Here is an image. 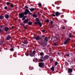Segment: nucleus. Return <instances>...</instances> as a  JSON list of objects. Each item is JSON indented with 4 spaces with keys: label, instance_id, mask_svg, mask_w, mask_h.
<instances>
[{
    "label": "nucleus",
    "instance_id": "31",
    "mask_svg": "<svg viewBox=\"0 0 75 75\" xmlns=\"http://www.w3.org/2000/svg\"><path fill=\"white\" fill-rule=\"evenodd\" d=\"M40 61H41V62H43L44 61V60L42 59H40Z\"/></svg>",
    "mask_w": 75,
    "mask_h": 75
},
{
    "label": "nucleus",
    "instance_id": "37",
    "mask_svg": "<svg viewBox=\"0 0 75 75\" xmlns=\"http://www.w3.org/2000/svg\"><path fill=\"white\" fill-rule=\"evenodd\" d=\"M46 22H49V20H47L46 21Z\"/></svg>",
    "mask_w": 75,
    "mask_h": 75
},
{
    "label": "nucleus",
    "instance_id": "7",
    "mask_svg": "<svg viewBox=\"0 0 75 75\" xmlns=\"http://www.w3.org/2000/svg\"><path fill=\"white\" fill-rule=\"evenodd\" d=\"M72 72V69H69L68 71V73H70L71 72Z\"/></svg>",
    "mask_w": 75,
    "mask_h": 75
},
{
    "label": "nucleus",
    "instance_id": "27",
    "mask_svg": "<svg viewBox=\"0 0 75 75\" xmlns=\"http://www.w3.org/2000/svg\"><path fill=\"white\" fill-rule=\"evenodd\" d=\"M6 4L8 6L9 5V4H10V3L8 2L6 3Z\"/></svg>",
    "mask_w": 75,
    "mask_h": 75
},
{
    "label": "nucleus",
    "instance_id": "39",
    "mask_svg": "<svg viewBox=\"0 0 75 75\" xmlns=\"http://www.w3.org/2000/svg\"><path fill=\"white\" fill-rule=\"evenodd\" d=\"M66 55L67 56V57H68L69 56V54H66Z\"/></svg>",
    "mask_w": 75,
    "mask_h": 75
},
{
    "label": "nucleus",
    "instance_id": "44",
    "mask_svg": "<svg viewBox=\"0 0 75 75\" xmlns=\"http://www.w3.org/2000/svg\"><path fill=\"white\" fill-rule=\"evenodd\" d=\"M1 29H0V33L1 32Z\"/></svg>",
    "mask_w": 75,
    "mask_h": 75
},
{
    "label": "nucleus",
    "instance_id": "30",
    "mask_svg": "<svg viewBox=\"0 0 75 75\" xmlns=\"http://www.w3.org/2000/svg\"><path fill=\"white\" fill-rule=\"evenodd\" d=\"M58 64V62H56L55 63V65H57Z\"/></svg>",
    "mask_w": 75,
    "mask_h": 75
},
{
    "label": "nucleus",
    "instance_id": "29",
    "mask_svg": "<svg viewBox=\"0 0 75 75\" xmlns=\"http://www.w3.org/2000/svg\"><path fill=\"white\" fill-rule=\"evenodd\" d=\"M11 7H14V6H13V5L11 4Z\"/></svg>",
    "mask_w": 75,
    "mask_h": 75
},
{
    "label": "nucleus",
    "instance_id": "6",
    "mask_svg": "<svg viewBox=\"0 0 75 75\" xmlns=\"http://www.w3.org/2000/svg\"><path fill=\"white\" fill-rule=\"evenodd\" d=\"M29 21V20L28 19H26L23 22V23L25 24L27 23Z\"/></svg>",
    "mask_w": 75,
    "mask_h": 75
},
{
    "label": "nucleus",
    "instance_id": "28",
    "mask_svg": "<svg viewBox=\"0 0 75 75\" xmlns=\"http://www.w3.org/2000/svg\"><path fill=\"white\" fill-rule=\"evenodd\" d=\"M38 6H41V3L39 4Z\"/></svg>",
    "mask_w": 75,
    "mask_h": 75
},
{
    "label": "nucleus",
    "instance_id": "23",
    "mask_svg": "<svg viewBox=\"0 0 75 75\" xmlns=\"http://www.w3.org/2000/svg\"><path fill=\"white\" fill-rule=\"evenodd\" d=\"M26 17H27L26 16H24V17L22 19V20H25V18H26Z\"/></svg>",
    "mask_w": 75,
    "mask_h": 75
},
{
    "label": "nucleus",
    "instance_id": "22",
    "mask_svg": "<svg viewBox=\"0 0 75 75\" xmlns=\"http://www.w3.org/2000/svg\"><path fill=\"white\" fill-rule=\"evenodd\" d=\"M45 41H47L48 40V38H47V37L45 38Z\"/></svg>",
    "mask_w": 75,
    "mask_h": 75
},
{
    "label": "nucleus",
    "instance_id": "15",
    "mask_svg": "<svg viewBox=\"0 0 75 75\" xmlns=\"http://www.w3.org/2000/svg\"><path fill=\"white\" fill-rule=\"evenodd\" d=\"M4 18V16H0V19H3Z\"/></svg>",
    "mask_w": 75,
    "mask_h": 75
},
{
    "label": "nucleus",
    "instance_id": "21",
    "mask_svg": "<svg viewBox=\"0 0 75 75\" xmlns=\"http://www.w3.org/2000/svg\"><path fill=\"white\" fill-rule=\"evenodd\" d=\"M48 56H45V58H46V59H48Z\"/></svg>",
    "mask_w": 75,
    "mask_h": 75
},
{
    "label": "nucleus",
    "instance_id": "35",
    "mask_svg": "<svg viewBox=\"0 0 75 75\" xmlns=\"http://www.w3.org/2000/svg\"><path fill=\"white\" fill-rule=\"evenodd\" d=\"M4 8H5V9H7V7H4Z\"/></svg>",
    "mask_w": 75,
    "mask_h": 75
},
{
    "label": "nucleus",
    "instance_id": "46",
    "mask_svg": "<svg viewBox=\"0 0 75 75\" xmlns=\"http://www.w3.org/2000/svg\"><path fill=\"white\" fill-rule=\"evenodd\" d=\"M25 28L26 29V28H27V27H26V26H25Z\"/></svg>",
    "mask_w": 75,
    "mask_h": 75
},
{
    "label": "nucleus",
    "instance_id": "8",
    "mask_svg": "<svg viewBox=\"0 0 75 75\" xmlns=\"http://www.w3.org/2000/svg\"><path fill=\"white\" fill-rule=\"evenodd\" d=\"M5 18H9V16L7 14H6L5 15Z\"/></svg>",
    "mask_w": 75,
    "mask_h": 75
},
{
    "label": "nucleus",
    "instance_id": "11",
    "mask_svg": "<svg viewBox=\"0 0 75 75\" xmlns=\"http://www.w3.org/2000/svg\"><path fill=\"white\" fill-rule=\"evenodd\" d=\"M8 30V28L6 27L5 28V31H7Z\"/></svg>",
    "mask_w": 75,
    "mask_h": 75
},
{
    "label": "nucleus",
    "instance_id": "12",
    "mask_svg": "<svg viewBox=\"0 0 75 75\" xmlns=\"http://www.w3.org/2000/svg\"><path fill=\"white\" fill-rule=\"evenodd\" d=\"M33 24V22H29L28 23V24L29 25H32Z\"/></svg>",
    "mask_w": 75,
    "mask_h": 75
},
{
    "label": "nucleus",
    "instance_id": "49",
    "mask_svg": "<svg viewBox=\"0 0 75 75\" xmlns=\"http://www.w3.org/2000/svg\"><path fill=\"white\" fill-rule=\"evenodd\" d=\"M33 61L34 62V60H33Z\"/></svg>",
    "mask_w": 75,
    "mask_h": 75
},
{
    "label": "nucleus",
    "instance_id": "33",
    "mask_svg": "<svg viewBox=\"0 0 75 75\" xmlns=\"http://www.w3.org/2000/svg\"><path fill=\"white\" fill-rule=\"evenodd\" d=\"M25 7L26 8H28V7L27 6H25Z\"/></svg>",
    "mask_w": 75,
    "mask_h": 75
},
{
    "label": "nucleus",
    "instance_id": "18",
    "mask_svg": "<svg viewBox=\"0 0 75 75\" xmlns=\"http://www.w3.org/2000/svg\"><path fill=\"white\" fill-rule=\"evenodd\" d=\"M44 55V53L42 52L40 53V55L41 56H42Z\"/></svg>",
    "mask_w": 75,
    "mask_h": 75
},
{
    "label": "nucleus",
    "instance_id": "26",
    "mask_svg": "<svg viewBox=\"0 0 75 75\" xmlns=\"http://www.w3.org/2000/svg\"><path fill=\"white\" fill-rule=\"evenodd\" d=\"M11 51H14V49L13 48H11Z\"/></svg>",
    "mask_w": 75,
    "mask_h": 75
},
{
    "label": "nucleus",
    "instance_id": "36",
    "mask_svg": "<svg viewBox=\"0 0 75 75\" xmlns=\"http://www.w3.org/2000/svg\"><path fill=\"white\" fill-rule=\"evenodd\" d=\"M69 38H71V35L70 34L69 35Z\"/></svg>",
    "mask_w": 75,
    "mask_h": 75
},
{
    "label": "nucleus",
    "instance_id": "14",
    "mask_svg": "<svg viewBox=\"0 0 75 75\" xmlns=\"http://www.w3.org/2000/svg\"><path fill=\"white\" fill-rule=\"evenodd\" d=\"M33 16L35 18H36V17H38V16H37V15H36V14H34V15H33Z\"/></svg>",
    "mask_w": 75,
    "mask_h": 75
},
{
    "label": "nucleus",
    "instance_id": "24",
    "mask_svg": "<svg viewBox=\"0 0 75 75\" xmlns=\"http://www.w3.org/2000/svg\"><path fill=\"white\" fill-rule=\"evenodd\" d=\"M2 44V41L1 40H0V45H1V44Z\"/></svg>",
    "mask_w": 75,
    "mask_h": 75
},
{
    "label": "nucleus",
    "instance_id": "20",
    "mask_svg": "<svg viewBox=\"0 0 75 75\" xmlns=\"http://www.w3.org/2000/svg\"><path fill=\"white\" fill-rule=\"evenodd\" d=\"M24 44H27V42L25 40L24 41Z\"/></svg>",
    "mask_w": 75,
    "mask_h": 75
},
{
    "label": "nucleus",
    "instance_id": "2",
    "mask_svg": "<svg viewBox=\"0 0 75 75\" xmlns=\"http://www.w3.org/2000/svg\"><path fill=\"white\" fill-rule=\"evenodd\" d=\"M35 21H36V22H35V24H38L40 26V27H41L42 26V24H41V23L40 22V20H39V19L38 18H36L35 19Z\"/></svg>",
    "mask_w": 75,
    "mask_h": 75
},
{
    "label": "nucleus",
    "instance_id": "40",
    "mask_svg": "<svg viewBox=\"0 0 75 75\" xmlns=\"http://www.w3.org/2000/svg\"><path fill=\"white\" fill-rule=\"evenodd\" d=\"M22 46H24V45H22L21 46V48H23V47H22Z\"/></svg>",
    "mask_w": 75,
    "mask_h": 75
},
{
    "label": "nucleus",
    "instance_id": "38",
    "mask_svg": "<svg viewBox=\"0 0 75 75\" xmlns=\"http://www.w3.org/2000/svg\"><path fill=\"white\" fill-rule=\"evenodd\" d=\"M57 37H55V39L54 40H57Z\"/></svg>",
    "mask_w": 75,
    "mask_h": 75
},
{
    "label": "nucleus",
    "instance_id": "43",
    "mask_svg": "<svg viewBox=\"0 0 75 75\" xmlns=\"http://www.w3.org/2000/svg\"><path fill=\"white\" fill-rule=\"evenodd\" d=\"M42 32H44L45 31V30H43L42 31Z\"/></svg>",
    "mask_w": 75,
    "mask_h": 75
},
{
    "label": "nucleus",
    "instance_id": "25",
    "mask_svg": "<svg viewBox=\"0 0 75 75\" xmlns=\"http://www.w3.org/2000/svg\"><path fill=\"white\" fill-rule=\"evenodd\" d=\"M29 69L30 70H32V69H33V67H29Z\"/></svg>",
    "mask_w": 75,
    "mask_h": 75
},
{
    "label": "nucleus",
    "instance_id": "4",
    "mask_svg": "<svg viewBox=\"0 0 75 75\" xmlns=\"http://www.w3.org/2000/svg\"><path fill=\"white\" fill-rule=\"evenodd\" d=\"M35 55V51L34 50L33 52V53L31 54H30V57H33V55Z\"/></svg>",
    "mask_w": 75,
    "mask_h": 75
},
{
    "label": "nucleus",
    "instance_id": "5",
    "mask_svg": "<svg viewBox=\"0 0 75 75\" xmlns=\"http://www.w3.org/2000/svg\"><path fill=\"white\" fill-rule=\"evenodd\" d=\"M40 39H41V38L40 36H38L36 38V40H39Z\"/></svg>",
    "mask_w": 75,
    "mask_h": 75
},
{
    "label": "nucleus",
    "instance_id": "32",
    "mask_svg": "<svg viewBox=\"0 0 75 75\" xmlns=\"http://www.w3.org/2000/svg\"><path fill=\"white\" fill-rule=\"evenodd\" d=\"M52 16H53V17H55V15L54 14H52Z\"/></svg>",
    "mask_w": 75,
    "mask_h": 75
},
{
    "label": "nucleus",
    "instance_id": "13",
    "mask_svg": "<svg viewBox=\"0 0 75 75\" xmlns=\"http://www.w3.org/2000/svg\"><path fill=\"white\" fill-rule=\"evenodd\" d=\"M30 11H34V10H35L34 8H30Z\"/></svg>",
    "mask_w": 75,
    "mask_h": 75
},
{
    "label": "nucleus",
    "instance_id": "1",
    "mask_svg": "<svg viewBox=\"0 0 75 75\" xmlns=\"http://www.w3.org/2000/svg\"><path fill=\"white\" fill-rule=\"evenodd\" d=\"M28 13H29V14H32V13L30 12V11L28 9H25V11L23 13H21L19 14V16L20 18H23L25 15H27Z\"/></svg>",
    "mask_w": 75,
    "mask_h": 75
},
{
    "label": "nucleus",
    "instance_id": "19",
    "mask_svg": "<svg viewBox=\"0 0 75 75\" xmlns=\"http://www.w3.org/2000/svg\"><path fill=\"white\" fill-rule=\"evenodd\" d=\"M25 54L26 56H28V55H29V54H28L27 52H26L25 53Z\"/></svg>",
    "mask_w": 75,
    "mask_h": 75
},
{
    "label": "nucleus",
    "instance_id": "51",
    "mask_svg": "<svg viewBox=\"0 0 75 75\" xmlns=\"http://www.w3.org/2000/svg\"><path fill=\"white\" fill-rule=\"evenodd\" d=\"M34 57H35L34 56Z\"/></svg>",
    "mask_w": 75,
    "mask_h": 75
},
{
    "label": "nucleus",
    "instance_id": "47",
    "mask_svg": "<svg viewBox=\"0 0 75 75\" xmlns=\"http://www.w3.org/2000/svg\"><path fill=\"white\" fill-rule=\"evenodd\" d=\"M58 54L59 55L60 53H58Z\"/></svg>",
    "mask_w": 75,
    "mask_h": 75
},
{
    "label": "nucleus",
    "instance_id": "52",
    "mask_svg": "<svg viewBox=\"0 0 75 75\" xmlns=\"http://www.w3.org/2000/svg\"><path fill=\"white\" fill-rule=\"evenodd\" d=\"M41 58H42V57H41Z\"/></svg>",
    "mask_w": 75,
    "mask_h": 75
},
{
    "label": "nucleus",
    "instance_id": "42",
    "mask_svg": "<svg viewBox=\"0 0 75 75\" xmlns=\"http://www.w3.org/2000/svg\"><path fill=\"white\" fill-rule=\"evenodd\" d=\"M51 23H52H52H53V22H52V21H51Z\"/></svg>",
    "mask_w": 75,
    "mask_h": 75
},
{
    "label": "nucleus",
    "instance_id": "45",
    "mask_svg": "<svg viewBox=\"0 0 75 75\" xmlns=\"http://www.w3.org/2000/svg\"><path fill=\"white\" fill-rule=\"evenodd\" d=\"M65 29V27H63V29Z\"/></svg>",
    "mask_w": 75,
    "mask_h": 75
},
{
    "label": "nucleus",
    "instance_id": "3",
    "mask_svg": "<svg viewBox=\"0 0 75 75\" xmlns=\"http://www.w3.org/2000/svg\"><path fill=\"white\" fill-rule=\"evenodd\" d=\"M39 66L40 68H44V64L42 63H40L39 64Z\"/></svg>",
    "mask_w": 75,
    "mask_h": 75
},
{
    "label": "nucleus",
    "instance_id": "10",
    "mask_svg": "<svg viewBox=\"0 0 75 75\" xmlns=\"http://www.w3.org/2000/svg\"><path fill=\"white\" fill-rule=\"evenodd\" d=\"M10 38H11V37L10 36L8 35L7 37L6 40H10Z\"/></svg>",
    "mask_w": 75,
    "mask_h": 75
},
{
    "label": "nucleus",
    "instance_id": "41",
    "mask_svg": "<svg viewBox=\"0 0 75 75\" xmlns=\"http://www.w3.org/2000/svg\"><path fill=\"white\" fill-rule=\"evenodd\" d=\"M69 40H70V39L69 38L67 39V41H69Z\"/></svg>",
    "mask_w": 75,
    "mask_h": 75
},
{
    "label": "nucleus",
    "instance_id": "17",
    "mask_svg": "<svg viewBox=\"0 0 75 75\" xmlns=\"http://www.w3.org/2000/svg\"><path fill=\"white\" fill-rule=\"evenodd\" d=\"M51 69L52 71H54V67H51Z\"/></svg>",
    "mask_w": 75,
    "mask_h": 75
},
{
    "label": "nucleus",
    "instance_id": "9",
    "mask_svg": "<svg viewBox=\"0 0 75 75\" xmlns=\"http://www.w3.org/2000/svg\"><path fill=\"white\" fill-rule=\"evenodd\" d=\"M60 13L58 12H57L56 13V15L57 16H59V15H60Z\"/></svg>",
    "mask_w": 75,
    "mask_h": 75
},
{
    "label": "nucleus",
    "instance_id": "34",
    "mask_svg": "<svg viewBox=\"0 0 75 75\" xmlns=\"http://www.w3.org/2000/svg\"><path fill=\"white\" fill-rule=\"evenodd\" d=\"M57 45V44H56V43H54V46H55V45Z\"/></svg>",
    "mask_w": 75,
    "mask_h": 75
},
{
    "label": "nucleus",
    "instance_id": "16",
    "mask_svg": "<svg viewBox=\"0 0 75 75\" xmlns=\"http://www.w3.org/2000/svg\"><path fill=\"white\" fill-rule=\"evenodd\" d=\"M67 42H68V40H66L65 41H64V44H67Z\"/></svg>",
    "mask_w": 75,
    "mask_h": 75
},
{
    "label": "nucleus",
    "instance_id": "50",
    "mask_svg": "<svg viewBox=\"0 0 75 75\" xmlns=\"http://www.w3.org/2000/svg\"><path fill=\"white\" fill-rule=\"evenodd\" d=\"M41 45H42V43H41Z\"/></svg>",
    "mask_w": 75,
    "mask_h": 75
},
{
    "label": "nucleus",
    "instance_id": "48",
    "mask_svg": "<svg viewBox=\"0 0 75 75\" xmlns=\"http://www.w3.org/2000/svg\"><path fill=\"white\" fill-rule=\"evenodd\" d=\"M36 59L37 61H38V59H37L36 58Z\"/></svg>",
    "mask_w": 75,
    "mask_h": 75
}]
</instances>
